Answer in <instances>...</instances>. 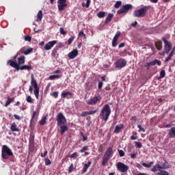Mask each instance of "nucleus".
Returning a JSON list of instances; mask_svg holds the SVG:
<instances>
[{"mask_svg":"<svg viewBox=\"0 0 175 175\" xmlns=\"http://www.w3.org/2000/svg\"><path fill=\"white\" fill-rule=\"evenodd\" d=\"M110 114H111V109H110V106L108 104H106L100 113V120L105 122L107 121Z\"/></svg>","mask_w":175,"mask_h":175,"instance_id":"f257e3e1","label":"nucleus"},{"mask_svg":"<svg viewBox=\"0 0 175 175\" xmlns=\"http://www.w3.org/2000/svg\"><path fill=\"white\" fill-rule=\"evenodd\" d=\"M8 64H10V65L12 66V68H14V69H16V70H24L25 69H27V70H31V69H32V66H22L20 67V66H18V64H17V62L13 61V60H9Z\"/></svg>","mask_w":175,"mask_h":175,"instance_id":"f03ea898","label":"nucleus"},{"mask_svg":"<svg viewBox=\"0 0 175 175\" xmlns=\"http://www.w3.org/2000/svg\"><path fill=\"white\" fill-rule=\"evenodd\" d=\"M1 157L3 159H8L9 157H13V152L8 146L4 145L2 147Z\"/></svg>","mask_w":175,"mask_h":175,"instance_id":"7ed1b4c3","label":"nucleus"},{"mask_svg":"<svg viewBox=\"0 0 175 175\" xmlns=\"http://www.w3.org/2000/svg\"><path fill=\"white\" fill-rule=\"evenodd\" d=\"M31 87L34 88L33 93L36 99H39V86H38V82H36L35 77H33V74L31 75Z\"/></svg>","mask_w":175,"mask_h":175,"instance_id":"20e7f679","label":"nucleus"},{"mask_svg":"<svg viewBox=\"0 0 175 175\" xmlns=\"http://www.w3.org/2000/svg\"><path fill=\"white\" fill-rule=\"evenodd\" d=\"M113 155V147H109L106 150L105 153L104 154V156L103 157V162L102 165L105 166L107 162H109V159L110 158V156Z\"/></svg>","mask_w":175,"mask_h":175,"instance_id":"39448f33","label":"nucleus"},{"mask_svg":"<svg viewBox=\"0 0 175 175\" xmlns=\"http://www.w3.org/2000/svg\"><path fill=\"white\" fill-rule=\"evenodd\" d=\"M56 121L57 125H61L62 124H68V121L66 120V118L64 116L62 112H59L56 116Z\"/></svg>","mask_w":175,"mask_h":175,"instance_id":"423d86ee","label":"nucleus"},{"mask_svg":"<svg viewBox=\"0 0 175 175\" xmlns=\"http://www.w3.org/2000/svg\"><path fill=\"white\" fill-rule=\"evenodd\" d=\"M147 6L142 8L141 9L136 10L133 13L134 17H144L146 13H147Z\"/></svg>","mask_w":175,"mask_h":175,"instance_id":"0eeeda50","label":"nucleus"},{"mask_svg":"<svg viewBox=\"0 0 175 175\" xmlns=\"http://www.w3.org/2000/svg\"><path fill=\"white\" fill-rule=\"evenodd\" d=\"M102 100V97L100 96H94L91 97L90 100L86 101L87 105H90V106H94L96 105V103L100 102Z\"/></svg>","mask_w":175,"mask_h":175,"instance_id":"6e6552de","label":"nucleus"},{"mask_svg":"<svg viewBox=\"0 0 175 175\" xmlns=\"http://www.w3.org/2000/svg\"><path fill=\"white\" fill-rule=\"evenodd\" d=\"M132 9H133V8L132 7V5H131V4L123 5L121 7V8L119 10H118L117 13L118 14L128 13V12H129V10H132Z\"/></svg>","mask_w":175,"mask_h":175,"instance_id":"1a4fd4ad","label":"nucleus"},{"mask_svg":"<svg viewBox=\"0 0 175 175\" xmlns=\"http://www.w3.org/2000/svg\"><path fill=\"white\" fill-rule=\"evenodd\" d=\"M162 40L164 42V51L165 54H168L172 50V42L166 40V38L165 37L162 38Z\"/></svg>","mask_w":175,"mask_h":175,"instance_id":"9d476101","label":"nucleus"},{"mask_svg":"<svg viewBox=\"0 0 175 175\" xmlns=\"http://www.w3.org/2000/svg\"><path fill=\"white\" fill-rule=\"evenodd\" d=\"M117 169L119 172H121V173H125L129 170V167L125 163L120 161L117 163Z\"/></svg>","mask_w":175,"mask_h":175,"instance_id":"9b49d317","label":"nucleus"},{"mask_svg":"<svg viewBox=\"0 0 175 175\" xmlns=\"http://www.w3.org/2000/svg\"><path fill=\"white\" fill-rule=\"evenodd\" d=\"M68 6L66 3V0H58L57 1V8L59 12H62V10H65V8Z\"/></svg>","mask_w":175,"mask_h":175,"instance_id":"f8f14e48","label":"nucleus"},{"mask_svg":"<svg viewBox=\"0 0 175 175\" xmlns=\"http://www.w3.org/2000/svg\"><path fill=\"white\" fill-rule=\"evenodd\" d=\"M115 66L116 68H120V69L124 68V66H126V60L125 59L120 58V59L117 60Z\"/></svg>","mask_w":175,"mask_h":175,"instance_id":"ddd939ff","label":"nucleus"},{"mask_svg":"<svg viewBox=\"0 0 175 175\" xmlns=\"http://www.w3.org/2000/svg\"><path fill=\"white\" fill-rule=\"evenodd\" d=\"M55 44H57V40L50 41L44 45V49L46 51L51 50Z\"/></svg>","mask_w":175,"mask_h":175,"instance_id":"4468645a","label":"nucleus"},{"mask_svg":"<svg viewBox=\"0 0 175 175\" xmlns=\"http://www.w3.org/2000/svg\"><path fill=\"white\" fill-rule=\"evenodd\" d=\"M77 55H79V51H77V49H75L68 53V57L70 59H73L74 58H76Z\"/></svg>","mask_w":175,"mask_h":175,"instance_id":"2eb2a0df","label":"nucleus"},{"mask_svg":"<svg viewBox=\"0 0 175 175\" xmlns=\"http://www.w3.org/2000/svg\"><path fill=\"white\" fill-rule=\"evenodd\" d=\"M57 126L60 128L59 132L61 135H64V133L69 129V128H68V124H62L61 125H57Z\"/></svg>","mask_w":175,"mask_h":175,"instance_id":"dca6fc26","label":"nucleus"},{"mask_svg":"<svg viewBox=\"0 0 175 175\" xmlns=\"http://www.w3.org/2000/svg\"><path fill=\"white\" fill-rule=\"evenodd\" d=\"M61 95L62 99H65L66 98L67 99H70L72 96H73V93L70 92H63Z\"/></svg>","mask_w":175,"mask_h":175,"instance_id":"f3484780","label":"nucleus"},{"mask_svg":"<svg viewBox=\"0 0 175 175\" xmlns=\"http://www.w3.org/2000/svg\"><path fill=\"white\" fill-rule=\"evenodd\" d=\"M125 128L124 124H118L116 126L115 129L113 131L114 133H120L122 129Z\"/></svg>","mask_w":175,"mask_h":175,"instance_id":"a211bd4d","label":"nucleus"},{"mask_svg":"<svg viewBox=\"0 0 175 175\" xmlns=\"http://www.w3.org/2000/svg\"><path fill=\"white\" fill-rule=\"evenodd\" d=\"M162 169H166V167L164 166H161L159 164H156L151 170V172H158V170H161Z\"/></svg>","mask_w":175,"mask_h":175,"instance_id":"6ab92c4d","label":"nucleus"},{"mask_svg":"<svg viewBox=\"0 0 175 175\" xmlns=\"http://www.w3.org/2000/svg\"><path fill=\"white\" fill-rule=\"evenodd\" d=\"M20 51L22 54H24L25 55H28V54H30V53H32V51H33V48H29L28 49H21Z\"/></svg>","mask_w":175,"mask_h":175,"instance_id":"aec40b11","label":"nucleus"},{"mask_svg":"<svg viewBox=\"0 0 175 175\" xmlns=\"http://www.w3.org/2000/svg\"><path fill=\"white\" fill-rule=\"evenodd\" d=\"M148 66H155V65H158V66H161V65L162 64L161 61L158 59H154V61L148 62Z\"/></svg>","mask_w":175,"mask_h":175,"instance_id":"412c9836","label":"nucleus"},{"mask_svg":"<svg viewBox=\"0 0 175 175\" xmlns=\"http://www.w3.org/2000/svg\"><path fill=\"white\" fill-rule=\"evenodd\" d=\"M88 150H90V147L88 146H85L79 150V152L82 153L85 152V157H87V155L90 154L89 152H86L88 151Z\"/></svg>","mask_w":175,"mask_h":175,"instance_id":"4be33fe9","label":"nucleus"},{"mask_svg":"<svg viewBox=\"0 0 175 175\" xmlns=\"http://www.w3.org/2000/svg\"><path fill=\"white\" fill-rule=\"evenodd\" d=\"M92 164V163L91 161H88L87 163H85L84 166L83 167L82 172L86 173L87 170H88V167H90V166H91Z\"/></svg>","mask_w":175,"mask_h":175,"instance_id":"5701e85b","label":"nucleus"},{"mask_svg":"<svg viewBox=\"0 0 175 175\" xmlns=\"http://www.w3.org/2000/svg\"><path fill=\"white\" fill-rule=\"evenodd\" d=\"M174 48L172 50V51L170 52V53L169 54V55L166 57V59H165V62H169V61H170V59H172V58H173V55L174 54Z\"/></svg>","mask_w":175,"mask_h":175,"instance_id":"b1692460","label":"nucleus"},{"mask_svg":"<svg viewBox=\"0 0 175 175\" xmlns=\"http://www.w3.org/2000/svg\"><path fill=\"white\" fill-rule=\"evenodd\" d=\"M58 55V47L56 46L55 49H53L51 56L53 57V58H57Z\"/></svg>","mask_w":175,"mask_h":175,"instance_id":"393cba45","label":"nucleus"},{"mask_svg":"<svg viewBox=\"0 0 175 175\" xmlns=\"http://www.w3.org/2000/svg\"><path fill=\"white\" fill-rule=\"evenodd\" d=\"M23 64H25V57L24 55L18 58V66H20V65H23Z\"/></svg>","mask_w":175,"mask_h":175,"instance_id":"a878e982","label":"nucleus"},{"mask_svg":"<svg viewBox=\"0 0 175 175\" xmlns=\"http://www.w3.org/2000/svg\"><path fill=\"white\" fill-rule=\"evenodd\" d=\"M168 135L172 138L175 137V127H172L170 129V130H169Z\"/></svg>","mask_w":175,"mask_h":175,"instance_id":"bb28decb","label":"nucleus"},{"mask_svg":"<svg viewBox=\"0 0 175 175\" xmlns=\"http://www.w3.org/2000/svg\"><path fill=\"white\" fill-rule=\"evenodd\" d=\"M154 46L157 50L161 51L162 50V41H157L154 43Z\"/></svg>","mask_w":175,"mask_h":175,"instance_id":"cd10ccee","label":"nucleus"},{"mask_svg":"<svg viewBox=\"0 0 175 175\" xmlns=\"http://www.w3.org/2000/svg\"><path fill=\"white\" fill-rule=\"evenodd\" d=\"M113 16H114V15L113 14L109 13L105 19V23L109 24V23H110V21H111Z\"/></svg>","mask_w":175,"mask_h":175,"instance_id":"c85d7f7f","label":"nucleus"},{"mask_svg":"<svg viewBox=\"0 0 175 175\" xmlns=\"http://www.w3.org/2000/svg\"><path fill=\"white\" fill-rule=\"evenodd\" d=\"M10 129L12 132H18V128H17V124L16 123H12L10 126Z\"/></svg>","mask_w":175,"mask_h":175,"instance_id":"c756f323","label":"nucleus"},{"mask_svg":"<svg viewBox=\"0 0 175 175\" xmlns=\"http://www.w3.org/2000/svg\"><path fill=\"white\" fill-rule=\"evenodd\" d=\"M42 18H43V12L40 10L37 14L36 21H42Z\"/></svg>","mask_w":175,"mask_h":175,"instance_id":"7c9ffc66","label":"nucleus"},{"mask_svg":"<svg viewBox=\"0 0 175 175\" xmlns=\"http://www.w3.org/2000/svg\"><path fill=\"white\" fill-rule=\"evenodd\" d=\"M61 77H62V75H51V76H49V80H54L55 79H61Z\"/></svg>","mask_w":175,"mask_h":175,"instance_id":"2f4dec72","label":"nucleus"},{"mask_svg":"<svg viewBox=\"0 0 175 175\" xmlns=\"http://www.w3.org/2000/svg\"><path fill=\"white\" fill-rule=\"evenodd\" d=\"M14 99L10 98V97H8L7 98V100L5 102V107H8V106H9V105H10L12 103V102H13Z\"/></svg>","mask_w":175,"mask_h":175,"instance_id":"473e14b6","label":"nucleus"},{"mask_svg":"<svg viewBox=\"0 0 175 175\" xmlns=\"http://www.w3.org/2000/svg\"><path fill=\"white\" fill-rule=\"evenodd\" d=\"M142 166H144V167H151V166H152V165H154V161H150L148 164L146 163H142Z\"/></svg>","mask_w":175,"mask_h":175,"instance_id":"72a5a7b5","label":"nucleus"},{"mask_svg":"<svg viewBox=\"0 0 175 175\" xmlns=\"http://www.w3.org/2000/svg\"><path fill=\"white\" fill-rule=\"evenodd\" d=\"M106 14V12H103V11H100L97 14V16L98 17V18H103V17H105Z\"/></svg>","mask_w":175,"mask_h":175,"instance_id":"f704fd0d","label":"nucleus"},{"mask_svg":"<svg viewBox=\"0 0 175 175\" xmlns=\"http://www.w3.org/2000/svg\"><path fill=\"white\" fill-rule=\"evenodd\" d=\"M166 75V72H165V70H163L160 72V76L157 78L158 80H161V79H163Z\"/></svg>","mask_w":175,"mask_h":175,"instance_id":"c9c22d12","label":"nucleus"},{"mask_svg":"<svg viewBox=\"0 0 175 175\" xmlns=\"http://www.w3.org/2000/svg\"><path fill=\"white\" fill-rule=\"evenodd\" d=\"M44 163L46 166H49V165H51V161L50 160V159H49V157H45Z\"/></svg>","mask_w":175,"mask_h":175,"instance_id":"e433bc0d","label":"nucleus"},{"mask_svg":"<svg viewBox=\"0 0 175 175\" xmlns=\"http://www.w3.org/2000/svg\"><path fill=\"white\" fill-rule=\"evenodd\" d=\"M122 5V2H121V1H118L114 5V8L116 9H118Z\"/></svg>","mask_w":175,"mask_h":175,"instance_id":"4c0bfd02","label":"nucleus"},{"mask_svg":"<svg viewBox=\"0 0 175 175\" xmlns=\"http://www.w3.org/2000/svg\"><path fill=\"white\" fill-rule=\"evenodd\" d=\"M79 38H83L84 39H87V36L85 35V33H84V31H81L79 33Z\"/></svg>","mask_w":175,"mask_h":175,"instance_id":"58836bf2","label":"nucleus"},{"mask_svg":"<svg viewBox=\"0 0 175 175\" xmlns=\"http://www.w3.org/2000/svg\"><path fill=\"white\" fill-rule=\"evenodd\" d=\"M135 143L136 148H142V147H143V144H142V142H135Z\"/></svg>","mask_w":175,"mask_h":175,"instance_id":"ea45409f","label":"nucleus"},{"mask_svg":"<svg viewBox=\"0 0 175 175\" xmlns=\"http://www.w3.org/2000/svg\"><path fill=\"white\" fill-rule=\"evenodd\" d=\"M26 100L27 103H33V100L32 99V97H31V96H27Z\"/></svg>","mask_w":175,"mask_h":175,"instance_id":"a19ab883","label":"nucleus"},{"mask_svg":"<svg viewBox=\"0 0 175 175\" xmlns=\"http://www.w3.org/2000/svg\"><path fill=\"white\" fill-rule=\"evenodd\" d=\"M75 36H72L71 38H70L68 40V46H70L72 44V42H73L75 40Z\"/></svg>","mask_w":175,"mask_h":175,"instance_id":"79ce46f5","label":"nucleus"},{"mask_svg":"<svg viewBox=\"0 0 175 175\" xmlns=\"http://www.w3.org/2000/svg\"><path fill=\"white\" fill-rule=\"evenodd\" d=\"M46 118L44 117L41 120H40L39 122L40 125H44L46 124Z\"/></svg>","mask_w":175,"mask_h":175,"instance_id":"37998d69","label":"nucleus"},{"mask_svg":"<svg viewBox=\"0 0 175 175\" xmlns=\"http://www.w3.org/2000/svg\"><path fill=\"white\" fill-rule=\"evenodd\" d=\"M59 94V93L58 92H53L51 93V96H54V98H58Z\"/></svg>","mask_w":175,"mask_h":175,"instance_id":"c03bdc74","label":"nucleus"},{"mask_svg":"<svg viewBox=\"0 0 175 175\" xmlns=\"http://www.w3.org/2000/svg\"><path fill=\"white\" fill-rule=\"evenodd\" d=\"M77 157H79V154H77V152H75L74 153H72L70 156V158H77Z\"/></svg>","mask_w":175,"mask_h":175,"instance_id":"a18cd8bd","label":"nucleus"},{"mask_svg":"<svg viewBox=\"0 0 175 175\" xmlns=\"http://www.w3.org/2000/svg\"><path fill=\"white\" fill-rule=\"evenodd\" d=\"M120 35H121V33L120 31H118L115 35V36L113 37V39L118 40V38H120Z\"/></svg>","mask_w":175,"mask_h":175,"instance_id":"49530a36","label":"nucleus"},{"mask_svg":"<svg viewBox=\"0 0 175 175\" xmlns=\"http://www.w3.org/2000/svg\"><path fill=\"white\" fill-rule=\"evenodd\" d=\"M59 32L61 35H66V31L64 29V27H60L59 28Z\"/></svg>","mask_w":175,"mask_h":175,"instance_id":"de8ad7c7","label":"nucleus"},{"mask_svg":"<svg viewBox=\"0 0 175 175\" xmlns=\"http://www.w3.org/2000/svg\"><path fill=\"white\" fill-rule=\"evenodd\" d=\"M75 167H73V163H71L68 169V173H72Z\"/></svg>","mask_w":175,"mask_h":175,"instance_id":"09e8293b","label":"nucleus"},{"mask_svg":"<svg viewBox=\"0 0 175 175\" xmlns=\"http://www.w3.org/2000/svg\"><path fill=\"white\" fill-rule=\"evenodd\" d=\"M25 40L26 42H31L32 40V38H31L29 36H25Z\"/></svg>","mask_w":175,"mask_h":175,"instance_id":"8fccbe9b","label":"nucleus"},{"mask_svg":"<svg viewBox=\"0 0 175 175\" xmlns=\"http://www.w3.org/2000/svg\"><path fill=\"white\" fill-rule=\"evenodd\" d=\"M120 157H124L125 152L122 150H118Z\"/></svg>","mask_w":175,"mask_h":175,"instance_id":"3c124183","label":"nucleus"},{"mask_svg":"<svg viewBox=\"0 0 175 175\" xmlns=\"http://www.w3.org/2000/svg\"><path fill=\"white\" fill-rule=\"evenodd\" d=\"M81 117H86V116H90L89 111L82 112L81 114Z\"/></svg>","mask_w":175,"mask_h":175,"instance_id":"603ef678","label":"nucleus"},{"mask_svg":"<svg viewBox=\"0 0 175 175\" xmlns=\"http://www.w3.org/2000/svg\"><path fill=\"white\" fill-rule=\"evenodd\" d=\"M35 116H36V111L33 113L31 120H30V125H32V121H33V118H35Z\"/></svg>","mask_w":175,"mask_h":175,"instance_id":"864d4df0","label":"nucleus"},{"mask_svg":"<svg viewBox=\"0 0 175 175\" xmlns=\"http://www.w3.org/2000/svg\"><path fill=\"white\" fill-rule=\"evenodd\" d=\"M137 128H138V129H139L141 131V132H146V129H144V128L142 127V125L138 124Z\"/></svg>","mask_w":175,"mask_h":175,"instance_id":"5fc2aeb1","label":"nucleus"},{"mask_svg":"<svg viewBox=\"0 0 175 175\" xmlns=\"http://www.w3.org/2000/svg\"><path fill=\"white\" fill-rule=\"evenodd\" d=\"M118 40H116V39H113V40H112V46H113V47H116V46H117V41H118Z\"/></svg>","mask_w":175,"mask_h":175,"instance_id":"6e6d98bb","label":"nucleus"},{"mask_svg":"<svg viewBox=\"0 0 175 175\" xmlns=\"http://www.w3.org/2000/svg\"><path fill=\"white\" fill-rule=\"evenodd\" d=\"M102 87H103V82L99 81H98V90L102 89Z\"/></svg>","mask_w":175,"mask_h":175,"instance_id":"4d7b16f0","label":"nucleus"},{"mask_svg":"<svg viewBox=\"0 0 175 175\" xmlns=\"http://www.w3.org/2000/svg\"><path fill=\"white\" fill-rule=\"evenodd\" d=\"M98 111V109L94 111H89V116H92V114H95Z\"/></svg>","mask_w":175,"mask_h":175,"instance_id":"13d9d810","label":"nucleus"},{"mask_svg":"<svg viewBox=\"0 0 175 175\" xmlns=\"http://www.w3.org/2000/svg\"><path fill=\"white\" fill-rule=\"evenodd\" d=\"M90 3H91V0H87L86 4H85V8H90Z\"/></svg>","mask_w":175,"mask_h":175,"instance_id":"bf43d9fd","label":"nucleus"},{"mask_svg":"<svg viewBox=\"0 0 175 175\" xmlns=\"http://www.w3.org/2000/svg\"><path fill=\"white\" fill-rule=\"evenodd\" d=\"M98 135L99 136H103V130L102 129L98 130Z\"/></svg>","mask_w":175,"mask_h":175,"instance_id":"052dcab7","label":"nucleus"},{"mask_svg":"<svg viewBox=\"0 0 175 175\" xmlns=\"http://www.w3.org/2000/svg\"><path fill=\"white\" fill-rule=\"evenodd\" d=\"M61 73H62L61 70H56L53 71V75H59Z\"/></svg>","mask_w":175,"mask_h":175,"instance_id":"680f3d73","label":"nucleus"},{"mask_svg":"<svg viewBox=\"0 0 175 175\" xmlns=\"http://www.w3.org/2000/svg\"><path fill=\"white\" fill-rule=\"evenodd\" d=\"M47 153H48L47 150H45L44 154L43 153L41 154V157L44 158V157L47 155Z\"/></svg>","mask_w":175,"mask_h":175,"instance_id":"e2e57ef3","label":"nucleus"},{"mask_svg":"<svg viewBox=\"0 0 175 175\" xmlns=\"http://www.w3.org/2000/svg\"><path fill=\"white\" fill-rule=\"evenodd\" d=\"M14 117L16 120H18V121H20V120H21V118H20V116L18 115L14 114Z\"/></svg>","mask_w":175,"mask_h":175,"instance_id":"0e129e2a","label":"nucleus"},{"mask_svg":"<svg viewBox=\"0 0 175 175\" xmlns=\"http://www.w3.org/2000/svg\"><path fill=\"white\" fill-rule=\"evenodd\" d=\"M136 139H137V135H131V140H136Z\"/></svg>","mask_w":175,"mask_h":175,"instance_id":"69168bd1","label":"nucleus"},{"mask_svg":"<svg viewBox=\"0 0 175 175\" xmlns=\"http://www.w3.org/2000/svg\"><path fill=\"white\" fill-rule=\"evenodd\" d=\"M124 46H125V43H124V42L120 43L118 46L119 49H121Z\"/></svg>","mask_w":175,"mask_h":175,"instance_id":"338daca9","label":"nucleus"},{"mask_svg":"<svg viewBox=\"0 0 175 175\" xmlns=\"http://www.w3.org/2000/svg\"><path fill=\"white\" fill-rule=\"evenodd\" d=\"M131 158L132 159H135V158H136V153H133L131 154Z\"/></svg>","mask_w":175,"mask_h":175,"instance_id":"774afa93","label":"nucleus"}]
</instances>
